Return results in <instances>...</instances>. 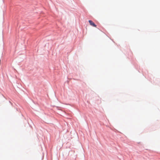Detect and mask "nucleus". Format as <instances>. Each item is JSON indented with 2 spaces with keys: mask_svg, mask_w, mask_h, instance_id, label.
Wrapping results in <instances>:
<instances>
[{
  "mask_svg": "<svg viewBox=\"0 0 160 160\" xmlns=\"http://www.w3.org/2000/svg\"><path fill=\"white\" fill-rule=\"evenodd\" d=\"M89 22V23L90 24L94 27H96L97 26L95 25L94 23L91 20H89L88 21Z\"/></svg>",
  "mask_w": 160,
  "mask_h": 160,
  "instance_id": "obj_1",
  "label": "nucleus"
}]
</instances>
